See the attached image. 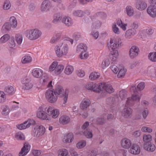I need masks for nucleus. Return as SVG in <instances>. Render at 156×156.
Instances as JSON below:
<instances>
[{"mask_svg": "<svg viewBox=\"0 0 156 156\" xmlns=\"http://www.w3.org/2000/svg\"><path fill=\"white\" fill-rule=\"evenodd\" d=\"M69 92L68 90H66L64 92L62 87L60 86H58L55 90H48L46 93L45 96L48 101L51 103H54L56 101L58 96L60 97H64L63 103L65 104L67 100Z\"/></svg>", "mask_w": 156, "mask_h": 156, "instance_id": "f257e3e1", "label": "nucleus"}, {"mask_svg": "<svg viewBox=\"0 0 156 156\" xmlns=\"http://www.w3.org/2000/svg\"><path fill=\"white\" fill-rule=\"evenodd\" d=\"M121 40L119 37L111 38L109 42L108 43V47L110 51L111 55L110 58H112V63L114 64L117 57L119 55L118 51L117 49L121 46Z\"/></svg>", "mask_w": 156, "mask_h": 156, "instance_id": "f03ea898", "label": "nucleus"}, {"mask_svg": "<svg viewBox=\"0 0 156 156\" xmlns=\"http://www.w3.org/2000/svg\"><path fill=\"white\" fill-rule=\"evenodd\" d=\"M25 36L30 40H35L41 36L42 33L37 29H31L27 30L25 33Z\"/></svg>", "mask_w": 156, "mask_h": 156, "instance_id": "7ed1b4c3", "label": "nucleus"}, {"mask_svg": "<svg viewBox=\"0 0 156 156\" xmlns=\"http://www.w3.org/2000/svg\"><path fill=\"white\" fill-rule=\"evenodd\" d=\"M140 98L137 95L132 96L131 98H127L125 106L126 107L133 106L135 102H138L140 101Z\"/></svg>", "mask_w": 156, "mask_h": 156, "instance_id": "20e7f679", "label": "nucleus"}, {"mask_svg": "<svg viewBox=\"0 0 156 156\" xmlns=\"http://www.w3.org/2000/svg\"><path fill=\"white\" fill-rule=\"evenodd\" d=\"M45 132V128L43 126H39L38 128H35L33 131L32 134L34 136L38 137L43 135Z\"/></svg>", "mask_w": 156, "mask_h": 156, "instance_id": "39448f33", "label": "nucleus"}, {"mask_svg": "<svg viewBox=\"0 0 156 156\" xmlns=\"http://www.w3.org/2000/svg\"><path fill=\"white\" fill-rule=\"evenodd\" d=\"M30 145L29 144L26 142L24 144L22 148L21 151L20 152V156H24L26 155L30 151Z\"/></svg>", "mask_w": 156, "mask_h": 156, "instance_id": "423d86ee", "label": "nucleus"}, {"mask_svg": "<svg viewBox=\"0 0 156 156\" xmlns=\"http://www.w3.org/2000/svg\"><path fill=\"white\" fill-rule=\"evenodd\" d=\"M136 7L138 10L142 11L147 7V4L143 0H137L135 3Z\"/></svg>", "mask_w": 156, "mask_h": 156, "instance_id": "0eeeda50", "label": "nucleus"}, {"mask_svg": "<svg viewBox=\"0 0 156 156\" xmlns=\"http://www.w3.org/2000/svg\"><path fill=\"white\" fill-rule=\"evenodd\" d=\"M139 52V50L138 47L133 46L131 47L129 51V55L130 58H133L137 56Z\"/></svg>", "mask_w": 156, "mask_h": 156, "instance_id": "6e6552de", "label": "nucleus"}, {"mask_svg": "<svg viewBox=\"0 0 156 156\" xmlns=\"http://www.w3.org/2000/svg\"><path fill=\"white\" fill-rule=\"evenodd\" d=\"M37 117L42 119L49 120L46 114V112L43 111V108L40 107L38 109V112L37 114Z\"/></svg>", "mask_w": 156, "mask_h": 156, "instance_id": "1a4fd4ad", "label": "nucleus"}, {"mask_svg": "<svg viewBox=\"0 0 156 156\" xmlns=\"http://www.w3.org/2000/svg\"><path fill=\"white\" fill-rule=\"evenodd\" d=\"M51 7V2L48 0L43 1L41 4V10L42 12L47 11Z\"/></svg>", "mask_w": 156, "mask_h": 156, "instance_id": "9d476101", "label": "nucleus"}, {"mask_svg": "<svg viewBox=\"0 0 156 156\" xmlns=\"http://www.w3.org/2000/svg\"><path fill=\"white\" fill-rule=\"evenodd\" d=\"M132 112L133 110L130 108H125L123 109L122 111V115L124 118H129L131 116Z\"/></svg>", "mask_w": 156, "mask_h": 156, "instance_id": "9b49d317", "label": "nucleus"}, {"mask_svg": "<svg viewBox=\"0 0 156 156\" xmlns=\"http://www.w3.org/2000/svg\"><path fill=\"white\" fill-rule=\"evenodd\" d=\"M147 12L152 18L156 17V8L154 5H150L148 7Z\"/></svg>", "mask_w": 156, "mask_h": 156, "instance_id": "f8f14e48", "label": "nucleus"}, {"mask_svg": "<svg viewBox=\"0 0 156 156\" xmlns=\"http://www.w3.org/2000/svg\"><path fill=\"white\" fill-rule=\"evenodd\" d=\"M122 146L124 148L128 149L132 146L130 140L126 138H124L121 141Z\"/></svg>", "mask_w": 156, "mask_h": 156, "instance_id": "ddd939ff", "label": "nucleus"}, {"mask_svg": "<svg viewBox=\"0 0 156 156\" xmlns=\"http://www.w3.org/2000/svg\"><path fill=\"white\" fill-rule=\"evenodd\" d=\"M106 84L105 83H102L99 84V85H96V92L101 93L102 96H104V91L106 86Z\"/></svg>", "mask_w": 156, "mask_h": 156, "instance_id": "4468645a", "label": "nucleus"}, {"mask_svg": "<svg viewBox=\"0 0 156 156\" xmlns=\"http://www.w3.org/2000/svg\"><path fill=\"white\" fill-rule=\"evenodd\" d=\"M144 148L145 150L150 152L154 151L156 148L155 145L151 142L145 143L144 145Z\"/></svg>", "mask_w": 156, "mask_h": 156, "instance_id": "2eb2a0df", "label": "nucleus"}, {"mask_svg": "<svg viewBox=\"0 0 156 156\" xmlns=\"http://www.w3.org/2000/svg\"><path fill=\"white\" fill-rule=\"evenodd\" d=\"M129 150V152L134 154H138L140 152L139 146L137 145L133 144Z\"/></svg>", "mask_w": 156, "mask_h": 156, "instance_id": "dca6fc26", "label": "nucleus"}, {"mask_svg": "<svg viewBox=\"0 0 156 156\" xmlns=\"http://www.w3.org/2000/svg\"><path fill=\"white\" fill-rule=\"evenodd\" d=\"M32 73L35 77L39 78L43 75V71L40 69L35 68L33 70Z\"/></svg>", "mask_w": 156, "mask_h": 156, "instance_id": "f3484780", "label": "nucleus"}, {"mask_svg": "<svg viewBox=\"0 0 156 156\" xmlns=\"http://www.w3.org/2000/svg\"><path fill=\"white\" fill-rule=\"evenodd\" d=\"M91 102L88 99H84L81 103L80 107L81 109L86 110L87 108L90 105Z\"/></svg>", "mask_w": 156, "mask_h": 156, "instance_id": "a211bd4d", "label": "nucleus"}, {"mask_svg": "<svg viewBox=\"0 0 156 156\" xmlns=\"http://www.w3.org/2000/svg\"><path fill=\"white\" fill-rule=\"evenodd\" d=\"M136 31L134 28L127 30L125 34V37L126 39H130L136 34Z\"/></svg>", "mask_w": 156, "mask_h": 156, "instance_id": "6ab92c4d", "label": "nucleus"}, {"mask_svg": "<svg viewBox=\"0 0 156 156\" xmlns=\"http://www.w3.org/2000/svg\"><path fill=\"white\" fill-rule=\"evenodd\" d=\"M115 97H111L108 98L106 100V103L107 104L111 106H114L117 103V101Z\"/></svg>", "mask_w": 156, "mask_h": 156, "instance_id": "aec40b11", "label": "nucleus"}, {"mask_svg": "<svg viewBox=\"0 0 156 156\" xmlns=\"http://www.w3.org/2000/svg\"><path fill=\"white\" fill-rule=\"evenodd\" d=\"M70 120V118L66 115H62L61 116L59 119L60 123L63 125L66 124L69 122Z\"/></svg>", "mask_w": 156, "mask_h": 156, "instance_id": "412c9836", "label": "nucleus"}, {"mask_svg": "<svg viewBox=\"0 0 156 156\" xmlns=\"http://www.w3.org/2000/svg\"><path fill=\"white\" fill-rule=\"evenodd\" d=\"M73 139V133H69L64 136L63 139V141L64 143L71 142Z\"/></svg>", "mask_w": 156, "mask_h": 156, "instance_id": "4be33fe9", "label": "nucleus"}, {"mask_svg": "<svg viewBox=\"0 0 156 156\" xmlns=\"http://www.w3.org/2000/svg\"><path fill=\"white\" fill-rule=\"evenodd\" d=\"M5 91L7 94L12 95L15 93V90L13 86H8L6 87Z\"/></svg>", "mask_w": 156, "mask_h": 156, "instance_id": "5701e85b", "label": "nucleus"}, {"mask_svg": "<svg viewBox=\"0 0 156 156\" xmlns=\"http://www.w3.org/2000/svg\"><path fill=\"white\" fill-rule=\"evenodd\" d=\"M60 47L64 55H66L68 52L69 50L67 41H64Z\"/></svg>", "mask_w": 156, "mask_h": 156, "instance_id": "b1692460", "label": "nucleus"}, {"mask_svg": "<svg viewBox=\"0 0 156 156\" xmlns=\"http://www.w3.org/2000/svg\"><path fill=\"white\" fill-rule=\"evenodd\" d=\"M87 49V47L86 44L83 43H80L77 46L76 51L78 53L80 52L82 53L83 52H85Z\"/></svg>", "mask_w": 156, "mask_h": 156, "instance_id": "393cba45", "label": "nucleus"}, {"mask_svg": "<svg viewBox=\"0 0 156 156\" xmlns=\"http://www.w3.org/2000/svg\"><path fill=\"white\" fill-rule=\"evenodd\" d=\"M2 110V114L3 115L6 116L9 113L10 109L8 106L6 105H3L1 106Z\"/></svg>", "mask_w": 156, "mask_h": 156, "instance_id": "a878e982", "label": "nucleus"}, {"mask_svg": "<svg viewBox=\"0 0 156 156\" xmlns=\"http://www.w3.org/2000/svg\"><path fill=\"white\" fill-rule=\"evenodd\" d=\"M62 17V15L60 13L54 14L53 15V22L55 24L57 23L61 20Z\"/></svg>", "mask_w": 156, "mask_h": 156, "instance_id": "bb28decb", "label": "nucleus"}, {"mask_svg": "<svg viewBox=\"0 0 156 156\" xmlns=\"http://www.w3.org/2000/svg\"><path fill=\"white\" fill-rule=\"evenodd\" d=\"M62 22L67 26H70L72 25L73 22L71 19L69 17H64L62 19Z\"/></svg>", "mask_w": 156, "mask_h": 156, "instance_id": "cd10ccee", "label": "nucleus"}, {"mask_svg": "<svg viewBox=\"0 0 156 156\" xmlns=\"http://www.w3.org/2000/svg\"><path fill=\"white\" fill-rule=\"evenodd\" d=\"M104 96L105 95L107 92L109 93H112L114 92V89L110 84H106L105 88V90H104Z\"/></svg>", "mask_w": 156, "mask_h": 156, "instance_id": "c85d7f7f", "label": "nucleus"}, {"mask_svg": "<svg viewBox=\"0 0 156 156\" xmlns=\"http://www.w3.org/2000/svg\"><path fill=\"white\" fill-rule=\"evenodd\" d=\"M55 66V73L56 75L60 74L64 69V66L62 65H58V63H57V65Z\"/></svg>", "mask_w": 156, "mask_h": 156, "instance_id": "c756f323", "label": "nucleus"}, {"mask_svg": "<svg viewBox=\"0 0 156 156\" xmlns=\"http://www.w3.org/2000/svg\"><path fill=\"white\" fill-rule=\"evenodd\" d=\"M12 26L9 23H6L4 24L2 28V31L4 32H6L9 31Z\"/></svg>", "mask_w": 156, "mask_h": 156, "instance_id": "7c9ffc66", "label": "nucleus"}, {"mask_svg": "<svg viewBox=\"0 0 156 156\" xmlns=\"http://www.w3.org/2000/svg\"><path fill=\"white\" fill-rule=\"evenodd\" d=\"M96 85L93 83H88L86 86V88L88 90H93L96 92Z\"/></svg>", "mask_w": 156, "mask_h": 156, "instance_id": "2f4dec72", "label": "nucleus"}, {"mask_svg": "<svg viewBox=\"0 0 156 156\" xmlns=\"http://www.w3.org/2000/svg\"><path fill=\"white\" fill-rule=\"evenodd\" d=\"M106 122V119L104 117H98L96 119V124L98 125H103Z\"/></svg>", "mask_w": 156, "mask_h": 156, "instance_id": "473e14b6", "label": "nucleus"}, {"mask_svg": "<svg viewBox=\"0 0 156 156\" xmlns=\"http://www.w3.org/2000/svg\"><path fill=\"white\" fill-rule=\"evenodd\" d=\"M127 15L130 16H132L134 13V10L133 8L131 6H127L126 8Z\"/></svg>", "mask_w": 156, "mask_h": 156, "instance_id": "72a5a7b5", "label": "nucleus"}, {"mask_svg": "<svg viewBox=\"0 0 156 156\" xmlns=\"http://www.w3.org/2000/svg\"><path fill=\"white\" fill-rule=\"evenodd\" d=\"M55 50L57 56L59 57H61L64 55L61 49L60 46H56L55 48Z\"/></svg>", "mask_w": 156, "mask_h": 156, "instance_id": "f704fd0d", "label": "nucleus"}, {"mask_svg": "<svg viewBox=\"0 0 156 156\" xmlns=\"http://www.w3.org/2000/svg\"><path fill=\"white\" fill-rule=\"evenodd\" d=\"M94 16L95 17H99L101 19L104 20L106 18L107 15L104 12H98L95 13L94 15Z\"/></svg>", "mask_w": 156, "mask_h": 156, "instance_id": "c9c22d12", "label": "nucleus"}, {"mask_svg": "<svg viewBox=\"0 0 156 156\" xmlns=\"http://www.w3.org/2000/svg\"><path fill=\"white\" fill-rule=\"evenodd\" d=\"M10 24L12 26V27L15 28L17 25V22L16 18L12 16L9 19Z\"/></svg>", "mask_w": 156, "mask_h": 156, "instance_id": "e433bc0d", "label": "nucleus"}, {"mask_svg": "<svg viewBox=\"0 0 156 156\" xmlns=\"http://www.w3.org/2000/svg\"><path fill=\"white\" fill-rule=\"evenodd\" d=\"M31 60L32 58L30 56L26 55L22 58V62L23 63L26 64L31 62Z\"/></svg>", "mask_w": 156, "mask_h": 156, "instance_id": "4c0bfd02", "label": "nucleus"}, {"mask_svg": "<svg viewBox=\"0 0 156 156\" xmlns=\"http://www.w3.org/2000/svg\"><path fill=\"white\" fill-rule=\"evenodd\" d=\"M148 57L151 61L156 62V52L150 53L148 55Z\"/></svg>", "mask_w": 156, "mask_h": 156, "instance_id": "58836bf2", "label": "nucleus"}, {"mask_svg": "<svg viewBox=\"0 0 156 156\" xmlns=\"http://www.w3.org/2000/svg\"><path fill=\"white\" fill-rule=\"evenodd\" d=\"M73 70V67L71 66H68L65 69L64 72L66 74L69 75L71 74Z\"/></svg>", "mask_w": 156, "mask_h": 156, "instance_id": "ea45409f", "label": "nucleus"}, {"mask_svg": "<svg viewBox=\"0 0 156 156\" xmlns=\"http://www.w3.org/2000/svg\"><path fill=\"white\" fill-rule=\"evenodd\" d=\"M152 140L151 136L150 134H144L143 136V141L147 143V142H150Z\"/></svg>", "mask_w": 156, "mask_h": 156, "instance_id": "a19ab883", "label": "nucleus"}, {"mask_svg": "<svg viewBox=\"0 0 156 156\" xmlns=\"http://www.w3.org/2000/svg\"><path fill=\"white\" fill-rule=\"evenodd\" d=\"M99 76L100 75L97 73L94 72L91 73L89 78L91 80H94L98 78Z\"/></svg>", "mask_w": 156, "mask_h": 156, "instance_id": "79ce46f5", "label": "nucleus"}, {"mask_svg": "<svg viewBox=\"0 0 156 156\" xmlns=\"http://www.w3.org/2000/svg\"><path fill=\"white\" fill-rule=\"evenodd\" d=\"M15 138L17 140H22L25 139V136L22 133L20 132H19L16 133Z\"/></svg>", "mask_w": 156, "mask_h": 156, "instance_id": "37998d69", "label": "nucleus"}, {"mask_svg": "<svg viewBox=\"0 0 156 156\" xmlns=\"http://www.w3.org/2000/svg\"><path fill=\"white\" fill-rule=\"evenodd\" d=\"M68 152L65 149H61L59 152L58 156H69Z\"/></svg>", "mask_w": 156, "mask_h": 156, "instance_id": "c03bdc74", "label": "nucleus"}, {"mask_svg": "<svg viewBox=\"0 0 156 156\" xmlns=\"http://www.w3.org/2000/svg\"><path fill=\"white\" fill-rule=\"evenodd\" d=\"M10 38V36L8 34H5L0 39L1 43H4L7 41Z\"/></svg>", "mask_w": 156, "mask_h": 156, "instance_id": "a18cd8bd", "label": "nucleus"}, {"mask_svg": "<svg viewBox=\"0 0 156 156\" xmlns=\"http://www.w3.org/2000/svg\"><path fill=\"white\" fill-rule=\"evenodd\" d=\"M126 71V69L124 68L120 70L117 75L118 77L119 78H122L124 76Z\"/></svg>", "mask_w": 156, "mask_h": 156, "instance_id": "49530a36", "label": "nucleus"}, {"mask_svg": "<svg viewBox=\"0 0 156 156\" xmlns=\"http://www.w3.org/2000/svg\"><path fill=\"white\" fill-rule=\"evenodd\" d=\"M15 39L18 44H20L23 41V36L22 35L17 34L16 35Z\"/></svg>", "mask_w": 156, "mask_h": 156, "instance_id": "de8ad7c7", "label": "nucleus"}, {"mask_svg": "<svg viewBox=\"0 0 156 156\" xmlns=\"http://www.w3.org/2000/svg\"><path fill=\"white\" fill-rule=\"evenodd\" d=\"M28 125L27 123L26 122V121H25L23 123L18 125L17 127L20 129H24L29 127V126Z\"/></svg>", "mask_w": 156, "mask_h": 156, "instance_id": "09e8293b", "label": "nucleus"}, {"mask_svg": "<svg viewBox=\"0 0 156 156\" xmlns=\"http://www.w3.org/2000/svg\"><path fill=\"white\" fill-rule=\"evenodd\" d=\"M6 96L5 94L0 91V103H3L5 101Z\"/></svg>", "mask_w": 156, "mask_h": 156, "instance_id": "8fccbe9b", "label": "nucleus"}, {"mask_svg": "<svg viewBox=\"0 0 156 156\" xmlns=\"http://www.w3.org/2000/svg\"><path fill=\"white\" fill-rule=\"evenodd\" d=\"M11 6L10 2L8 0H6L4 2L3 8L4 10H8L9 9Z\"/></svg>", "mask_w": 156, "mask_h": 156, "instance_id": "3c124183", "label": "nucleus"}, {"mask_svg": "<svg viewBox=\"0 0 156 156\" xmlns=\"http://www.w3.org/2000/svg\"><path fill=\"white\" fill-rule=\"evenodd\" d=\"M126 93L127 92L124 89L120 91L119 95L120 97L122 100H123L126 97Z\"/></svg>", "mask_w": 156, "mask_h": 156, "instance_id": "603ef678", "label": "nucleus"}, {"mask_svg": "<svg viewBox=\"0 0 156 156\" xmlns=\"http://www.w3.org/2000/svg\"><path fill=\"white\" fill-rule=\"evenodd\" d=\"M86 145L85 141L82 140L78 142L76 144V147L80 149L84 147Z\"/></svg>", "mask_w": 156, "mask_h": 156, "instance_id": "864d4df0", "label": "nucleus"}, {"mask_svg": "<svg viewBox=\"0 0 156 156\" xmlns=\"http://www.w3.org/2000/svg\"><path fill=\"white\" fill-rule=\"evenodd\" d=\"M112 30L115 33L119 34L120 33V31L119 28L117 27L115 23L113 24L112 26Z\"/></svg>", "mask_w": 156, "mask_h": 156, "instance_id": "5fc2aeb1", "label": "nucleus"}, {"mask_svg": "<svg viewBox=\"0 0 156 156\" xmlns=\"http://www.w3.org/2000/svg\"><path fill=\"white\" fill-rule=\"evenodd\" d=\"M84 13L81 10H78L74 11L73 12V15L76 16L82 17Z\"/></svg>", "mask_w": 156, "mask_h": 156, "instance_id": "6e6d98bb", "label": "nucleus"}, {"mask_svg": "<svg viewBox=\"0 0 156 156\" xmlns=\"http://www.w3.org/2000/svg\"><path fill=\"white\" fill-rule=\"evenodd\" d=\"M59 114V112L58 110L55 109H53L51 115L52 116L53 118H56L58 116Z\"/></svg>", "mask_w": 156, "mask_h": 156, "instance_id": "4d7b16f0", "label": "nucleus"}, {"mask_svg": "<svg viewBox=\"0 0 156 156\" xmlns=\"http://www.w3.org/2000/svg\"><path fill=\"white\" fill-rule=\"evenodd\" d=\"M84 134L88 138H91L93 136V135L91 131L88 129H86L84 131Z\"/></svg>", "mask_w": 156, "mask_h": 156, "instance_id": "13d9d810", "label": "nucleus"}, {"mask_svg": "<svg viewBox=\"0 0 156 156\" xmlns=\"http://www.w3.org/2000/svg\"><path fill=\"white\" fill-rule=\"evenodd\" d=\"M101 25V23L99 20L95 21L93 24L92 27L93 28H98L100 27Z\"/></svg>", "mask_w": 156, "mask_h": 156, "instance_id": "bf43d9fd", "label": "nucleus"}, {"mask_svg": "<svg viewBox=\"0 0 156 156\" xmlns=\"http://www.w3.org/2000/svg\"><path fill=\"white\" fill-rule=\"evenodd\" d=\"M33 84L31 83L24 84L23 86V89L24 90H29L33 87Z\"/></svg>", "mask_w": 156, "mask_h": 156, "instance_id": "052dcab7", "label": "nucleus"}, {"mask_svg": "<svg viewBox=\"0 0 156 156\" xmlns=\"http://www.w3.org/2000/svg\"><path fill=\"white\" fill-rule=\"evenodd\" d=\"M130 92L132 95V96L137 95V92L136 87L135 86L131 87L130 88Z\"/></svg>", "mask_w": 156, "mask_h": 156, "instance_id": "680f3d73", "label": "nucleus"}, {"mask_svg": "<svg viewBox=\"0 0 156 156\" xmlns=\"http://www.w3.org/2000/svg\"><path fill=\"white\" fill-rule=\"evenodd\" d=\"M42 77L40 79L41 81L43 82L44 83L47 82L49 80L48 77L47 75L46 74H43V75H42Z\"/></svg>", "mask_w": 156, "mask_h": 156, "instance_id": "e2e57ef3", "label": "nucleus"}, {"mask_svg": "<svg viewBox=\"0 0 156 156\" xmlns=\"http://www.w3.org/2000/svg\"><path fill=\"white\" fill-rule=\"evenodd\" d=\"M30 81L31 79L30 77H26L22 79V83L23 84H26L27 83H30Z\"/></svg>", "mask_w": 156, "mask_h": 156, "instance_id": "0e129e2a", "label": "nucleus"}, {"mask_svg": "<svg viewBox=\"0 0 156 156\" xmlns=\"http://www.w3.org/2000/svg\"><path fill=\"white\" fill-rule=\"evenodd\" d=\"M53 109L51 107H49L48 108H46L45 110V111L47 112L46 114L48 115H51L52 113V112L53 111Z\"/></svg>", "mask_w": 156, "mask_h": 156, "instance_id": "69168bd1", "label": "nucleus"}, {"mask_svg": "<svg viewBox=\"0 0 156 156\" xmlns=\"http://www.w3.org/2000/svg\"><path fill=\"white\" fill-rule=\"evenodd\" d=\"M110 63L108 59H106L102 62L101 64L102 68L104 69L105 67L108 66Z\"/></svg>", "mask_w": 156, "mask_h": 156, "instance_id": "338daca9", "label": "nucleus"}, {"mask_svg": "<svg viewBox=\"0 0 156 156\" xmlns=\"http://www.w3.org/2000/svg\"><path fill=\"white\" fill-rule=\"evenodd\" d=\"M145 84L144 82H141L137 86V88L140 90H142L145 87Z\"/></svg>", "mask_w": 156, "mask_h": 156, "instance_id": "774afa93", "label": "nucleus"}]
</instances>
